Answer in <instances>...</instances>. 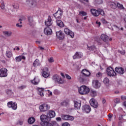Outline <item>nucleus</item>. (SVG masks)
Instances as JSON below:
<instances>
[{
    "mask_svg": "<svg viewBox=\"0 0 126 126\" xmlns=\"http://www.w3.org/2000/svg\"><path fill=\"white\" fill-rule=\"evenodd\" d=\"M55 117H56V112L53 110H50L48 111L47 115L45 114L41 115L40 117V119L44 122L45 120H51V119H53V118H55Z\"/></svg>",
    "mask_w": 126,
    "mask_h": 126,
    "instance_id": "obj_1",
    "label": "nucleus"
},
{
    "mask_svg": "<svg viewBox=\"0 0 126 126\" xmlns=\"http://www.w3.org/2000/svg\"><path fill=\"white\" fill-rule=\"evenodd\" d=\"M78 91L81 95H86L90 92V89L86 86H82L78 88Z\"/></svg>",
    "mask_w": 126,
    "mask_h": 126,
    "instance_id": "obj_2",
    "label": "nucleus"
},
{
    "mask_svg": "<svg viewBox=\"0 0 126 126\" xmlns=\"http://www.w3.org/2000/svg\"><path fill=\"white\" fill-rule=\"evenodd\" d=\"M42 123H41L42 126H59V124L56 121H52L51 123L49 122L50 120H46L43 121V120L40 119Z\"/></svg>",
    "mask_w": 126,
    "mask_h": 126,
    "instance_id": "obj_3",
    "label": "nucleus"
},
{
    "mask_svg": "<svg viewBox=\"0 0 126 126\" xmlns=\"http://www.w3.org/2000/svg\"><path fill=\"white\" fill-rule=\"evenodd\" d=\"M26 5L30 8H34L37 6L36 0H26Z\"/></svg>",
    "mask_w": 126,
    "mask_h": 126,
    "instance_id": "obj_4",
    "label": "nucleus"
},
{
    "mask_svg": "<svg viewBox=\"0 0 126 126\" xmlns=\"http://www.w3.org/2000/svg\"><path fill=\"white\" fill-rule=\"evenodd\" d=\"M106 73L109 76H116L117 74L112 67H109L106 69Z\"/></svg>",
    "mask_w": 126,
    "mask_h": 126,
    "instance_id": "obj_5",
    "label": "nucleus"
},
{
    "mask_svg": "<svg viewBox=\"0 0 126 126\" xmlns=\"http://www.w3.org/2000/svg\"><path fill=\"white\" fill-rule=\"evenodd\" d=\"M52 79L55 81V82H57L58 84H63V80L62 79L60 76L57 74L53 76Z\"/></svg>",
    "mask_w": 126,
    "mask_h": 126,
    "instance_id": "obj_6",
    "label": "nucleus"
},
{
    "mask_svg": "<svg viewBox=\"0 0 126 126\" xmlns=\"http://www.w3.org/2000/svg\"><path fill=\"white\" fill-rule=\"evenodd\" d=\"M39 110L40 112H47L48 110H50V106L46 103L40 105Z\"/></svg>",
    "mask_w": 126,
    "mask_h": 126,
    "instance_id": "obj_7",
    "label": "nucleus"
},
{
    "mask_svg": "<svg viewBox=\"0 0 126 126\" xmlns=\"http://www.w3.org/2000/svg\"><path fill=\"white\" fill-rule=\"evenodd\" d=\"M62 16L63 11H62V9L61 8L59 9V10L55 14H54V17L58 19H61Z\"/></svg>",
    "mask_w": 126,
    "mask_h": 126,
    "instance_id": "obj_8",
    "label": "nucleus"
},
{
    "mask_svg": "<svg viewBox=\"0 0 126 126\" xmlns=\"http://www.w3.org/2000/svg\"><path fill=\"white\" fill-rule=\"evenodd\" d=\"M7 76V69L1 68L0 70V77H6Z\"/></svg>",
    "mask_w": 126,
    "mask_h": 126,
    "instance_id": "obj_9",
    "label": "nucleus"
},
{
    "mask_svg": "<svg viewBox=\"0 0 126 126\" xmlns=\"http://www.w3.org/2000/svg\"><path fill=\"white\" fill-rule=\"evenodd\" d=\"M61 117L62 119L64 121H73V120H74V118L70 115H62Z\"/></svg>",
    "mask_w": 126,
    "mask_h": 126,
    "instance_id": "obj_10",
    "label": "nucleus"
},
{
    "mask_svg": "<svg viewBox=\"0 0 126 126\" xmlns=\"http://www.w3.org/2000/svg\"><path fill=\"white\" fill-rule=\"evenodd\" d=\"M90 103L94 108H97V107L99 106V104H98V102H97V100L94 98H92L90 99Z\"/></svg>",
    "mask_w": 126,
    "mask_h": 126,
    "instance_id": "obj_11",
    "label": "nucleus"
},
{
    "mask_svg": "<svg viewBox=\"0 0 126 126\" xmlns=\"http://www.w3.org/2000/svg\"><path fill=\"white\" fill-rule=\"evenodd\" d=\"M8 108H12L13 110H16L17 109V104L16 102H13L12 101H9L7 103Z\"/></svg>",
    "mask_w": 126,
    "mask_h": 126,
    "instance_id": "obj_12",
    "label": "nucleus"
},
{
    "mask_svg": "<svg viewBox=\"0 0 126 126\" xmlns=\"http://www.w3.org/2000/svg\"><path fill=\"white\" fill-rule=\"evenodd\" d=\"M42 75L45 78H47L50 76V73L48 72V68L44 67L42 69Z\"/></svg>",
    "mask_w": 126,
    "mask_h": 126,
    "instance_id": "obj_13",
    "label": "nucleus"
},
{
    "mask_svg": "<svg viewBox=\"0 0 126 126\" xmlns=\"http://www.w3.org/2000/svg\"><path fill=\"white\" fill-rule=\"evenodd\" d=\"M115 70L118 74H124L125 73V69L122 67H116Z\"/></svg>",
    "mask_w": 126,
    "mask_h": 126,
    "instance_id": "obj_14",
    "label": "nucleus"
},
{
    "mask_svg": "<svg viewBox=\"0 0 126 126\" xmlns=\"http://www.w3.org/2000/svg\"><path fill=\"white\" fill-rule=\"evenodd\" d=\"M91 13L94 16L97 17L100 15V13H99V9L96 10L95 9H91L90 10Z\"/></svg>",
    "mask_w": 126,
    "mask_h": 126,
    "instance_id": "obj_15",
    "label": "nucleus"
},
{
    "mask_svg": "<svg viewBox=\"0 0 126 126\" xmlns=\"http://www.w3.org/2000/svg\"><path fill=\"white\" fill-rule=\"evenodd\" d=\"M64 32L67 35H69L71 38H73L74 37V33L69 30L68 28H65L64 29Z\"/></svg>",
    "mask_w": 126,
    "mask_h": 126,
    "instance_id": "obj_16",
    "label": "nucleus"
},
{
    "mask_svg": "<svg viewBox=\"0 0 126 126\" xmlns=\"http://www.w3.org/2000/svg\"><path fill=\"white\" fill-rule=\"evenodd\" d=\"M56 36L57 38H59V40H63L64 38V34L61 31L56 32Z\"/></svg>",
    "mask_w": 126,
    "mask_h": 126,
    "instance_id": "obj_17",
    "label": "nucleus"
},
{
    "mask_svg": "<svg viewBox=\"0 0 126 126\" xmlns=\"http://www.w3.org/2000/svg\"><path fill=\"white\" fill-rule=\"evenodd\" d=\"M93 86L94 88H100V87L101 86V84L99 81L97 80H94L93 81Z\"/></svg>",
    "mask_w": 126,
    "mask_h": 126,
    "instance_id": "obj_18",
    "label": "nucleus"
},
{
    "mask_svg": "<svg viewBox=\"0 0 126 126\" xmlns=\"http://www.w3.org/2000/svg\"><path fill=\"white\" fill-rule=\"evenodd\" d=\"M45 24L46 26L47 27L51 26V25L53 24V20H52V18H51V16H48L47 20L45 22Z\"/></svg>",
    "mask_w": 126,
    "mask_h": 126,
    "instance_id": "obj_19",
    "label": "nucleus"
},
{
    "mask_svg": "<svg viewBox=\"0 0 126 126\" xmlns=\"http://www.w3.org/2000/svg\"><path fill=\"white\" fill-rule=\"evenodd\" d=\"M83 56V55L82 54V53L81 52H76L75 55L73 56V59L74 60H76V59H81L82 57Z\"/></svg>",
    "mask_w": 126,
    "mask_h": 126,
    "instance_id": "obj_20",
    "label": "nucleus"
},
{
    "mask_svg": "<svg viewBox=\"0 0 126 126\" xmlns=\"http://www.w3.org/2000/svg\"><path fill=\"white\" fill-rule=\"evenodd\" d=\"M100 38L101 40H102L103 42H105V43H108V42H109V37L106 34H101Z\"/></svg>",
    "mask_w": 126,
    "mask_h": 126,
    "instance_id": "obj_21",
    "label": "nucleus"
},
{
    "mask_svg": "<svg viewBox=\"0 0 126 126\" xmlns=\"http://www.w3.org/2000/svg\"><path fill=\"white\" fill-rule=\"evenodd\" d=\"M37 90L38 91V94L40 95L41 97H44V93L45 92V89H43L42 88H37Z\"/></svg>",
    "mask_w": 126,
    "mask_h": 126,
    "instance_id": "obj_22",
    "label": "nucleus"
},
{
    "mask_svg": "<svg viewBox=\"0 0 126 126\" xmlns=\"http://www.w3.org/2000/svg\"><path fill=\"white\" fill-rule=\"evenodd\" d=\"M52 32V29L49 27L44 29V33L45 35H51Z\"/></svg>",
    "mask_w": 126,
    "mask_h": 126,
    "instance_id": "obj_23",
    "label": "nucleus"
},
{
    "mask_svg": "<svg viewBox=\"0 0 126 126\" xmlns=\"http://www.w3.org/2000/svg\"><path fill=\"white\" fill-rule=\"evenodd\" d=\"M83 109L87 114L90 113V111H91V108L90 107V106H89V105H87L84 106Z\"/></svg>",
    "mask_w": 126,
    "mask_h": 126,
    "instance_id": "obj_24",
    "label": "nucleus"
},
{
    "mask_svg": "<svg viewBox=\"0 0 126 126\" xmlns=\"http://www.w3.org/2000/svg\"><path fill=\"white\" fill-rule=\"evenodd\" d=\"M82 73L83 75H84V76H87V77L90 76V74H91L90 72H89V71L86 70V69H83L82 71Z\"/></svg>",
    "mask_w": 126,
    "mask_h": 126,
    "instance_id": "obj_25",
    "label": "nucleus"
},
{
    "mask_svg": "<svg viewBox=\"0 0 126 126\" xmlns=\"http://www.w3.org/2000/svg\"><path fill=\"white\" fill-rule=\"evenodd\" d=\"M56 23H57V25H58L59 27L62 28V27H63V26H64V25H63V23L61 20L57 19L56 20Z\"/></svg>",
    "mask_w": 126,
    "mask_h": 126,
    "instance_id": "obj_26",
    "label": "nucleus"
},
{
    "mask_svg": "<svg viewBox=\"0 0 126 126\" xmlns=\"http://www.w3.org/2000/svg\"><path fill=\"white\" fill-rule=\"evenodd\" d=\"M74 107H75V108L77 110L80 109V107H81V102L74 101Z\"/></svg>",
    "mask_w": 126,
    "mask_h": 126,
    "instance_id": "obj_27",
    "label": "nucleus"
},
{
    "mask_svg": "<svg viewBox=\"0 0 126 126\" xmlns=\"http://www.w3.org/2000/svg\"><path fill=\"white\" fill-rule=\"evenodd\" d=\"M29 24L30 26H33L35 24V22L33 20V18L32 17H29L28 19Z\"/></svg>",
    "mask_w": 126,
    "mask_h": 126,
    "instance_id": "obj_28",
    "label": "nucleus"
},
{
    "mask_svg": "<svg viewBox=\"0 0 126 126\" xmlns=\"http://www.w3.org/2000/svg\"><path fill=\"white\" fill-rule=\"evenodd\" d=\"M3 34L6 37H10V36L12 35V32H11L9 31H4L3 32Z\"/></svg>",
    "mask_w": 126,
    "mask_h": 126,
    "instance_id": "obj_29",
    "label": "nucleus"
},
{
    "mask_svg": "<svg viewBox=\"0 0 126 126\" xmlns=\"http://www.w3.org/2000/svg\"><path fill=\"white\" fill-rule=\"evenodd\" d=\"M33 65L34 66V67L39 66V65H40V61H39L38 59H36L33 63Z\"/></svg>",
    "mask_w": 126,
    "mask_h": 126,
    "instance_id": "obj_30",
    "label": "nucleus"
},
{
    "mask_svg": "<svg viewBox=\"0 0 126 126\" xmlns=\"http://www.w3.org/2000/svg\"><path fill=\"white\" fill-rule=\"evenodd\" d=\"M26 58L25 56H18L15 58L16 62H21L22 60H25Z\"/></svg>",
    "mask_w": 126,
    "mask_h": 126,
    "instance_id": "obj_31",
    "label": "nucleus"
},
{
    "mask_svg": "<svg viewBox=\"0 0 126 126\" xmlns=\"http://www.w3.org/2000/svg\"><path fill=\"white\" fill-rule=\"evenodd\" d=\"M31 82L32 83V84H34V85H37V84H38V83L40 82V80H39L38 78L35 77L33 80L31 81Z\"/></svg>",
    "mask_w": 126,
    "mask_h": 126,
    "instance_id": "obj_32",
    "label": "nucleus"
},
{
    "mask_svg": "<svg viewBox=\"0 0 126 126\" xmlns=\"http://www.w3.org/2000/svg\"><path fill=\"white\" fill-rule=\"evenodd\" d=\"M28 122L29 124L32 125V124L35 123V118L34 117H31L28 119Z\"/></svg>",
    "mask_w": 126,
    "mask_h": 126,
    "instance_id": "obj_33",
    "label": "nucleus"
},
{
    "mask_svg": "<svg viewBox=\"0 0 126 126\" xmlns=\"http://www.w3.org/2000/svg\"><path fill=\"white\" fill-rule=\"evenodd\" d=\"M110 6L111 8H113V9H116L117 8V4L114 2H111L110 3Z\"/></svg>",
    "mask_w": 126,
    "mask_h": 126,
    "instance_id": "obj_34",
    "label": "nucleus"
},
{
    "mask_svg": "<svg viewBox=\"0 0 126 126\" xmlns=\"http://www.w3.org/2000/svg\"><path fill=\"white\" fill-rule=\"evenodd\" d=\"M5 55L7 57V58L9 59V58H11V57H12V53L11 51H7L6 52Z\"/></svg>",
    "mask_w": 126,
    "mask_h": 126,
    "instance_id": "obj_35",
    "label": "nucleus"
},
{
    "mask_svg": "<svg viewBox=\"0 0 126 126\" xmlns=\"http://www.w3.org/2000/svg\"><path fill=\"white\" fill-rule=\"evenodd\" d=\"M90 92L92 97H95V96L97 95V93L96 92V91L93 90H91V91H90Z\"/></svg>",
    "mask_w": 126,
    "mask_h": 126,
    "instance_id": "obj_36",
    "label": "nucleus"
},
{
    "mask_svg": "<svg viewBox=\"0 0 126 126\" xmlns=\"http://www.w3.org/2000/svg\"><path fill=\"white\" fill-rule=\"evenodd\" d=\"M22 20H21V19H20L19 20V22H20V23H17L16 24V26L17 27H19V28H21V27H22V25H20V24H22Z\"/></svg>",
    "mask_w": 126,
    "mask_h": 126,
    "instance_id": "obj_37",
    "label": "nucleus"
},
{
    "mask_svg": "<svg viewBox=\"0 0 126 126\" xmlns=\"http://www.w3.org/2000/svg\"><path fill=\"white\" fill-rule=\"evenodd\" d=\"M98 12L99 14H100V15H102V16H104V15H105V12L104 11V10H103V9L99 8Z\"/></svg>",
    "mask_w": 126,
    "mask_h": 126,
    "instance_id": "obj_38",
    "label": "nucleus"
},
{
    "mask_svg": "<svg viewBox=\"0 0 126 126\" xmlns=\"http://www.w3.org/2000/svg\"><path fill=\"white\" fill-rule=\"evenodd\" d=\"M6 93L8 95V96H11L13 93L11 90L8 89L6 90Z\"/></svg>",
    "mask_w": 126,
    "mask_h": 126,
    "instance_id": "obj_39",
    "label": "nucleus"
},
{
    "mask_svg": "<svg viewBox=\"0 0 126 126\" xmlns=\"http://www.w3.org/2000/svg\"><path fill=\"white\" fill-rule=\"evenodd\" d=\"M79 15L81 16H86L87 15V13L85 11H80L79 12Z\"/></svg>",
    "mask_w": 126,
    "mask_h": 126,
    "instance_id": "obj_40",
    "label": "nucleus"
},
{
    "mask_svg": "<svg viewBox=\"0 0 126 126\" xmlns=\"http://www.w3.org/2000/svg\"><path fill=\"white\" fill-rule=\"evenodd\" d=\"M87 49L89 51H94V50H95V47L94 46H90V47L88 46Z\"/></svg>",
    "mask_w": 126,
    "mask_h": 126,
    "instance_id": "obj_41",
    "label": "nucleus"
},
{
    "mask_svg": "<svg viewBox=\"0 0 126 126\" xmlns=\"http://www.w3.org/2000/svg\"><path fill=\"white\" fill-rule=\"evenodd\" d=\"M94 2L97 4H101L103 3V0H95Z\"/></svg>",
    "mask_w": 126,
    "mask_h": 126,
    "instance_id": "obj_42",
    "label": "nucleus"
},
{
    "mask_svg": "<svg viewBox=\"0 0 126 126\" xmlns=\"http://www.w3.org/2000/svg\"><path fill=\"white\" fill-rule=\"evenodd\" d=\"M103 82L105 84H108L109 83V78H105L103 80Z\"/></svg>",
    "mask_w": 126,
    "mask_h": 126,
    "instance_id": "obj_43",
    "label": "nucleus"
},
{
    "mask_svg": "<svg viewBox=\"0 0 126 126\" xmlns=\"http://www.w3.org/2000/svg\"><path fill=\"white\" fill-rule=\"evenodd\" d=\"M117 6L118 7H119L120 8H121V9H125V7H124V6L119 3H117Z\"/></svg>",
    "mask_w": 126,
    "mask_h": 126,
    "instance_id": "obj_44",
    "label": "nucleus"
},
{
    "mask_svg": "<svg viewBox=\"0 0 126 126\" xmlns=\"http://www.w3.org/2000/svg\"><path fill=\"white\" fill-rule=\"evenodd\" d=\"M12 6L15 9H18V8H19V5L17 4H14Z\"/></svg>",
    "mask_w": 126,
    "mask_h": 126,
    "instance_id": "obj_45",
    "label": "nucleus"
},
{
    "mask_svg": "<svg viewBox=\"0 0 126 126\" xmlns=\"http://www.w3.org/2000/svg\"><path fill=\"white\" fill-rule=\"evenodd\" d=\"M26 88V86H21L18 87V89H20V90H22L23 89H25Z\"/></svg>",
    "mask_w": 126,
    "mask_h": 126,
    "instance_id": "obj_46",
    "label": "nucleus"
},
{
    "mask_svg": "<svg viewBox=\"0 0 126 126\" xmlns=\"http://www.w3.org/2000/svg\"><path fill=\"white\" fill-rule=\"evenodd\" d=\"M62 105L63 106H67V105H68V102L66 101H64L62 102Z\"/></svg>",
    "mask_w": 126,
    "mask_h": 126,
    "instance_id": "obj_47",
    "label": "nucleus"
},
{
    "mask_svg": "<svg viewBox=\"0 0 126 126\" xmlns=\"http://www.w3.org/2000/svg\"><path fill=\"white\" fill-rule=\"evenodd\" d=\"M17 125H19L20 126H22V125H23V121H18L17 123Z\"/></svg>",
    "mask_w": 126,
    "mask_h": 126,
    "instance_id": "obj_48",
    "label": "nucleus"
},
{
    "mask_svg": "<svg viewBox=\"0 0 126 126\" xmlns=\"http://www.w3.org/2000/svg\"><path fill=\"white\" fill-rule=\"evenodd\" d=\"M62 126H70V125L67 122H65L63 124Z\"/></svg>",
    "mask_w": 126,
    "mask_h": 126,
    "instance_id": "obj_49",
    "label": "nucleus"
},
{
    "mask_svg": "<svg viewBox=\"0 0 126 126\" xmlns=\"http://www.w3.org/2000/svg\"><path fill=\"white\" fill-rule=\"evenodd\" d=\"M96 77H100V76H102V73L99 72L96 74Z\"/></svg>",
    "mask_w": 126,
    "mask_h": 126,
    "instance_id": "obj_50",
    "label": "nucleus"
},
{
    "mask_svg": "<svg viewBox=\"0 0 126 126\" xmlns=\"http://www.w3.org/2000/svg\"><path fill=\"white\" fill-rule=\"evenodd\" d=\"M48 62L49 63H54V59H53V58H50L49 59H48Z\"/></svg>",
    "mask_w": 126,
    "mask_h": 126,
    "instance_id": "obj_51",
    "label": "nucleus"
},
{
    "mask_svg": "<svg viewBox=\"0 0 126 126\" xmlns=\"http://www.w3.org/2000/svg\"><path fill=\"white\" fill-rule=\"evenodd\" d=\"M65 76L67 79H71V77H70V76H69V75L66 74Z\"/></svg>",
    "mask_w": 126,
    "mask_h": 126,
    "instance_id": "obj_52",
    "label": "nucleus"
},
{
    "mask_svg": "<svg viewBox=\"0 0 126 126\" xmlns=\"http://www.w3.org/2000/svg\"><path fill=\"white\" fill-rule=\"evenodd\" d=\"M56 121H57V122H61L62 118H61V117H57L56 118Z\"/></svg>",
    "mask_w": 126,
    "mask_h": 126,
    "instance_id": "obj_53",
    "label": "nucleus"
},
{
    "mask_svg": "<svg viewBox=\"0 0 126 126\" xmlns=\"http://www.w3.org/2000/svg\"><path fill=\"white\" fill-rule=\"evenodd\" d=\"M123 119H124V116L123 115H120L119 116V120L120 121H121V120H123Z\"/></svg>",
    "mask_w": 126,
    "mask_h": 126,
    "instance_id": "obj_54",
    "label": "nucleus"
},
{
    "mask_svg": "<svg viewBox=\"0 0 126 126\" xmlns=\"http://www.w3.org/2000/svg\"><path fill=\"white\" fill-rule=\"evenodd\" d=\"M112 117H113V116H112V115H111V114L108 115V118L109 119V121H111V119H112Z\"/></svg>",
    "mask_w": 126,
    "mask_h": 126,
    "instance_id": "obj_55",
    "label": "nucleus"
},
{
    "mask_svg": "<svg viewBox=\"0 0 126 126\" xmlns=\"http://www.w3.org/2000/svg\"><path fill=\"white\" fill-rule=\"evenodd\" d=\"M102 23L103 24H106L107 23V21L104 19H102Z\"/></svg>",
    "mask_w": 126,
    "mask_h": 126,
    "instance_id": "obj_56",
    "label": "nucleus"
},
{
    "mask_svg": "<svg viewBox=\"0 0 126 126\" xmlns=\"http://www.w3.org/2000/svg\"><path fill=\"white\" fill-rule=\"evenodd\" d=\"M1 9H5V6H4V4H2L1 6Z\"/></svg>",
    "mask_w": 126,
    "mask_h": 126,
    "instance_id": "obj_57",
    "label": "nucleus"
},
{
    "mask_svg": "<svg viewBox=\"0 0 126 126\" xmlns=\"http://www.w3.org/2000/svg\"><path fill=\"white\" fill-rule=\"evenodd\" d=\"M96 23L98 25V27H100L101 26V23L100 22L96 21Z\"/></svg>",
    "mask_w": 126,
    "mask_h": 126,
    "instance_id": "obj_58",
    "label": "nucleus"
},
{
    "mask_svg": "<svg viewBox=\"0 0 126 126\" xmlns=\"http://www.w3.org/2000/svg\"><path fill=\"white\" fill-rule=\"evenodd\" d=\"M121 99H122V100H125V99H126V96H125L124 95H122Z\"/></svg>",
    "mask_w": 126,
    "mask_h": 126,
    "instance_id": "obj_59",
    "label": "nucleus"
},
{
    "mask_svg": "<svg viewBox=\"0 0 126 126\" xmlns=\"http://www.w3.org/2000/svg\"><path fill=\"white\" fill-rule=\"evenodd\" d=\"M115 102H116V103H120V99L117 98Z\"/></svg>",
    "mask_w": 126,
    "mask_h": 126,
    "instance_id": "obj_60",
    "label": "nucleus"
},
{
    "mask_svg": "<svg viewBox=\"0 0 126 126\" xmlns=\"http://www.w3.org/2000/svg\"><path fill=\"white\" fill-rule=\"evenodd\" d=\"M123 106H124V107H126V101L124 102L123 103Z\"/></svg>",
    "mask_w": 126,
    "mask_h": 126,
    "instance_id": "obj_61",
    "label": "nucleus"
},
{
    "mask_svg": "<svg viewBox=\"0 0 126 126\" xmlns=\"http://www.w3.org/2000/svg\"><path fill=\"white\" fill-rule=\"evenodd\" d=\"M105 103H106V100L103 99V100H102V103H103V104H105Z\"/></svg>",
    "mask_w": 126,
    "mask_h": 126,
    "instance_id": "obj_62",
    "label": "nucleus"
},
{
    "mask_svg": "<svg viewBox=\"0 0 126 126\" xmlns=\"http://www.w3.org/2000/svg\"><path fill=\"white\" fill-rule=\"evenodd\" d=\"M39 49H40V50H41V51H43V50H44V48H43L42 47H40Z\"/></svg>",
    "mask_w": 126,
    "mask_h": 126,
    "instance_id": "obj_63",
    "label": "nucleus"
},
{
    "mask_svg": "<svg viewBox=\"0 0 126 126\" xmlns=\"http://www.w3.org/2000/svg\"><path fill=\"white\" fill-rule=\"evenodd\" d=\"M16 50H17V51H19L20 50L19 47H16Z\"/></svg>",
    "mask_w": 126,
    "mask_h": 126,
    "instance_id": "obj_64",
    "label": "nucleus"
}]
</instances>
